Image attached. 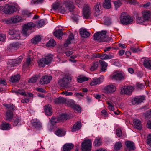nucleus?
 <instances>
[{
	"mask_svg": "<svg viewBox=\"0 0 151 151\" xmlns=\"http://www.w3.org/2000/svg\"><path fill=\"white\" fill-rule=\"evenodd\" d=\"M106 31L103 30L101 32L95 33L94 35V39L99 42H109L112 40V38L106 37Z\"/></svg>",
	"mask_w": 151,
	"mask_h": 151,
	"instance_id": "obj_1",
	"label": "nucleus"
},
{
	"mask_svg": "<svg viewBox=\"0 0 151 151\" xmlns=\"http://www.w3.org/2000/svg\"><path fill=\"white\" fill-rule=\"evenodd\" d=\"M45 58H42L38 62V65L40 67H44L46 65L50 63L52 59V55L51 54H48L45 56Z\"/></svg>",
	"mask_w": 151,
	"mask_h": 151,
	"instance_id": "obj_2",
	"label": "nucleus"
},
{
	"mask_svg": "<svg viewBox=\"0 0 151 151\" xmlns=\"http://www.w3.org/2000/svg\"><path fill=\"white\" fill-rule=\"evenodd\" d=\"M125 76V75L123 72L118 71H115L111 75V77L112 80L118 81L124 79Z\"/></svg>",
	"mask_w": 151,
	"mask_h": 151,
	"instance_id": "obj_3",
	"label": "nucleus"
},
{
	"mask_svg": "<svg viewBox=\"0 0 151 151\" xmlns=\"http://www.w3.org/2000/svg\"><path fill=\"white\" fill-rule=\"evenodd\" d=\"M125 12L122 13L120 17L121 23L123 24L127 25L131 24L133 21V19L130 16L126 15Z\"/></svg>",
	"mask_w": 151,
	"mask_h": 151,
	"instance_id": "obj_4",
	"label": "nucleus"
},
{
	"mask_svg": "<svg viewBox=\"0 0 151 151\" xmlns=\"http://www.w3.org/2000/svg\"><path fill=\"white\" fill-rule=\"evenodd\" d=\"M134 89V87L132 86H125L121 88L120 93L121 95H130Z\"/></svg>",
	"mask_w": 151,
	"mask_h": 151,
	"instance_id": "obj_5",
	"label": "nucleus"
},
{
	"mask_svg": "<svg viewBox=\"0 0 151 151\" xmlns=\"http://www.w3.org/2000/svg\"><path fill=\"white\" fill-rule=\"evenodd\" d=\"M92 142L89 139L84 140L81 144L82 151H91Z\"/></svg>",
	"mask_w": 151,
	"mask_h": 151,
	"instance_id": "obj_6",
	"label": "nucleus"
},
{
	"mask_svg": "<svg viewBox=\"0 0 151 151\" xmlns=\"http://www.w3.org/2000/svg\"><path fill=\"white\" fill-rule=\"evenodd\" d=\"M35 24L32 22L24 24L23 26V34L25 36L28 35L27 33L28 30L32 29L35 27Z\"/></svg>",
	"mask_w": 151,
	"mask_h": 151,
	"instance_id": "obj_7",
	"label": "nucleus"
},
{
	"mask_svg": "<svg viewBox=\"0 0 151 151\" xmlns=\"http://www.w3.org/2000/svg\"><path fill=\"white\" fill-rule=\"evenodd\" d=\"M103 92L106 94L112 93L116 90L115 86L113 84H109L104 88Z\"/></svg>",
	"mask_w": 151,
	"mask_h": 151,
	"instance_id": "obj_8",
	"label": "nucleus"
},
{
	"mask_svg": "<svg viewBox=\"0 0 151 151\" xmlns=\"http://www.w3.org/2000/svg\"><path fill=\"white\" fill-rule=\"evenodd\" d=\"M17 8L14 6L6 4L4 9V12L6 14L12 13L16 11Z\"/></svg>",
	"mask_w": 151,
	"mask_h": 151,
	"instance_id": "obj_9",
	"label": "nucleus"
},
{
	"mask_svg": "<svg viewBox=\"0 0 151 151\" xmlns=\"http://www.w3.org/2000/svg\"><path fill=\"white\" fill-rule=\"evenodd\" d=\"M90 14V8L88 5H84L83 11V16L85 18H88Z\"/></svg>",
	"mask_w": 151,
	"mask_h": 151,
	"instance_id": "obj_10",
	"label": "nucleus"
},
{
	"mask_svg": "<svg viewBox=\"0 0 151 151\" xmlns=\"http://www.w3.org/2000/svg\"><path fill=\"white\" fill-rule=\"evenodd\" d=\"M9 33L12 37L13 39H20V34L21 32L19 31H17L15 30H10Z\"/></svg>",
	"mask_w": 151,
	"mask_h": 151,
	"instance_id": "obj_11",
	"label": "nucleus"
},
{
	"mask_svg": "<svg viewBox=\"0 0 151 151\" xmlns=\"http://www.w3.org/2000/svg\"><path fill=\"white\" fill-rule=\"evenodd\" d=\"M94 15L97 16L101 13V4L100 2H97L94 6Z\"/></svg>",
	"mask_w": 151,
	"mask_h": 151,
	"instance_id": "obj_12",
	"label": "nucleus"
},
{
	"mask_svg": "<svg viewBox=\"0 0 151 151\" xmlns=\"http://www.w3.org/2000/svg\"><path fill=\"white\" fill-rule=\"evenodd\" d=\"M52 79V77L50 76H45L41 79L39 83L41 84H47L49 83Z\"/></svg>",
	"mask_w": 151,
	"mask_h": 151,
	"instance_id": "obj_13",
	"label": "nucleus"
},
{
	"mask_svg": "<svg viewBox=\"0 0 151 151\" xmlns=\"http://www.w3.org/2000/svg\"><path fill=\"white\" fill-rule=\"evenodd\" d=\"M63 4H64L67 10H68L70 12L73 11L74 6L72 2L69 1H64Z\"/></svg>",
	"mask_w": 151,
	"mask_h": 151,
	"instance_id": "obj_14",
	"label": "nucleus"
},
{
	"mask_svg": "<svg viewBox=\"0 0 151 151\" xmlns=\"http://www.w3.org/2000/svg\"><path fill=\"white\" fill-rule=\"evenodd\" d=\"M145 99V97L144 96L137 98H135L132 100V102L133 105H137L142 102Z\"/></svg>",
	"mask_w": 151,
	"mask_h": 151,
	"instance_id": "obj_15",
	"label": "nucleus"
},
{
	"mask_svg": "<svg viewBox=\"0 0 151 151\" xmlns=\"http://www.w3.org/2000/svg\"><path fill=\"white\" fill-rule=\"evenodd\" d=\"M33 64V61L31 60L29 57H28L27 58L26 62L23 64L22 67L23 68L25 69L31 66Z\"/></svg>",
	"mask_w": 151,
	"mask_h": 151,
	"instance_id": "obj_16",
	"label": "nucleus"
},
{
	"mask_svg": "<svg viewBox=\"0 0 151 151\" xmlns=\"http://www.w3.org/2000/svg\"><path fill=\"white\" fill-rule=\"evenodd\" d=\"M103 81V79L102 77H99L98 78H94L91 82L90 84L92 86L96 85L100 83Z\"/></svg>",
	"mask_w": 151,
	"mask_h": 151,
	"instance_id": "obj_17",
	"label": "nucleus"
},
{
	"mask_svg": "<svg viewBox=\"0 0 151 151\" xmlns=\"http://www.w3.org/2000/svg\"><path fill=\"white\" fill-rule=\"evenodd\" d=\"M44 110L45 114L47 115L50 116L52 114V111L50 105H46L45 106Z\"/></svg>",
	"mask_w": 151,
	"mask_h": 151,
	"instance_id": "obj_18",
	"label": "nucleus"
},
{
	"mask_svg": "<svg viewBox=\"0 0 151 151\" xmlns=\"http://www.w3.org/2000/svg\"><path fill=\"white\" fill-rule=\"evenodd\" d=\"M80 34L81 37L84 38H87L90 35L89 32L86 29L83 28L80 29Z\"/></svg>",
	"mask_w": 151,
	"mask_h": 151,
	"instance_id": "obj_19",
	"label": "nucleus"
},
{
	"mask_svg": "<svg viewBox=\"0 0 151 151\" xmlns=\"http://www.w3.org/2000/svg\"><path fill=\"white\" fill-rule=\"evenodd\" d=\"M32 122L33 126L36 129H39L41 126V123L38 120L33 119Z\"/></svg>",
	"mask_w": 151,
	"mask_h": 151,
	"instance_id": "obj_20",
	"label": "nucleus"
},
{
	"mask_svg": "<svg viewBox=\"0 0 151 151\" xmlns=\"http://www.w3.org/2000/svg\"><path fill=\"white\" fill-rule=\"evenodd\" d=\"M125 144L127 148L129 149V151L134 150L135 146L133 142L129 141H126Z\"/></svg>",
	"mask_w": 151,
	"mask_h": 151,
	"instance_id": "obj_21",
	"label": "nucleus"
},
{
	"mask_svg": "<svg viewBox=\"0 0 151 151\" xmlns=\"http://www.w3.org/2000/svg\"><path fill=\"white\" fill-rule=\"evenodd\" d=\"M143 17L146 21L148 20L151 15V12L149 10H144L142 12Z\"/></svg>",
	"mask_w": 151,
	"mask_h": 151,
	"instance_id": "obj_22",
	"label": "nucleus"
},
{
	"mask_svg": "<svg viewBox=\"0 0 151 151\" xmlns=\"http://www.w3.org/2000/svg\"><path fill=\"white\" fill-rule=\"evenodd\" d=\"M81 127V123L80 121H78L76 122L73 126L71 131L73 132H75L76 131L79 129Z\"/></svg>",
	"mask_w": 151,
	"mask_h": 151,
	"instance_id": "obj_23",
	"label": "nucleus"
},
{
	"mask_svg": "<svg viewBox=\"0 0 151 151\" xmlns=\"http://www.w3.org/2000/svg\"><path fill=\"white\" fill-rule=\"evenodd\" d=\"M21 45L17 42H14L10 44L9 49L10 50H15L19 48Z\"/></svg>",
	"mask_w": 151,
	"mask_h": 151,
	"instance_id": "obj_24",
	"label": "nucleus"
},
{
	"mask_svg": "<svg viewBox=\"0 0 151 151\" xmlns=\"http://www.w3.org/2000/svg\"><path fill=\"white\" fill-rule=\"evenodd\" d=\"M66 131L63 129H58L55 132V134L58 136L61 137L65 135Z\"/></svg>",
	"mask_w": 151,
	"mask_h": 151,
	"instance_id": "obj_25",
	"label": "nucleus"
},
{
	"mask_svg": "<svg viewBox=\"0 0 151 151\" xmlns=\"http://www.w3.org/2000/svg\"><path fill=\"white\" fill-rule=\"evenodd\" d=\"M74 147V145L72 143H67L63 147V151H70Z\"/></svg>",
	"mask_w": 151,
	"mask_h": 151,
	"instance_id": "obj_26",
	"label": "nucleus"
},
{
	"mask_svg": "<svg viewBox=\"0 0 151 151\" xmlns=\"http://www.w3.org/2000/svg\"><path fill=\"white\" fill-rule=\"evenodd\" d=\"M74 39V36L73 34L71 33L69 36L67 40L64 44V45L65 47H67L69 44L71 43V42Z\"/></svg>",
	"mask_w": 151,
	"mask_h": 151,
	"instance_id": "obj_27",
	"label": "nucleus"
},
{
	"mask_svg": "<svg viewBox=\"0 0 151 151\" xmlns=\"http://www.w3.org/2000/svg\"><path fill=\"white\" fill-rule=\"evenodd\" d=\"M10 128L11 125L6 122L3 123L0 126V129L3 130H9Z\"/></svg>",
	"mask_w": 151,
	"mask_h": 151,
	"instance_id": "obj_28",
	"label": "nucleus"
},
{
	"mask_svg": "<svg viewBox=\"0 0 151 151\" xmlns=\"http://www.w3.org/2000/svg\"><path fill=\"white\" fill-rule=\"evenodd\" d=\"M20 79V75L17 74L11 77L10 81L12 83H15L18 81Z\"/></svg>",
	"mask_w": 151,
	"mask_h": 151,
	"instance_id": "obj_29",
	"label": "nucleus"
},
{
	"mask_svg": "<svg viewBox=\"0 0 151 151\" xmlns=\"http://www.w3.org/2000/svg\"><path fill=\"white\" fill-rule=\"evenodd\" d=\"M66 99L63 97H60L58 98L55 99L54 101V102L56 104H60L63 103L65 102Z\"/></svg>",
	"mask_w": 151,
	"mask_h": 151,
	"instance_id": "obj_30",
	"label": "nucleus"
},
{
	"mask_svg": "<svg viewBox=\"0 0 151 151\" xmlns=\"http://www.w3.org/2000/svg\"><path fill=\"white\" fill-rule=\"evenodd\" d=\"M103 7L107 9L110 8L111 7L110 0H104L103 4Z\"/></svg>",
	"mask_w": 151,
	"mask_h": 151,
	"instance_id": "obj_31",
	"label": "nucleus"
},
{
	"mask_svg": "<svg viewBox=\"0 0 151 151\" xmlns=\"http://www.w3.org/2000/svg\"><path fill=\"white\" fill-rule=\"evenodd\" d=\"M63 34V32L61 29L57 30L54 32V36L60 39L62 38Z\"/></svg>",
	"mask_w": 151,
	"mask_h": 151,
	"instance_id": "obj_32",
	"label": "nucleus"
},
{
	"mask_svg": "<svg viewBox=\"0 0 151 151\" xmlns=\"http://www.w3.org/2000/svg\"><path fill=\"white\" fill-rule=\"evenodd\" d=\"M13 117V114L12 111L8 110L6 113V120H11Z\"/></svg>",
	"mask_w": 151,
	"mask_h": 151,
	"instance_id": "obj_33",
	"label": "nucleus"
},
{
	"mask_svg": "<svg viewBox=\"0 0 151 151\" xmlns=\"http://www.w3.org/2000/svg\"><path fill=\"white\" fill-rule=\"evenodd\" d=\"M100 64L101 66V70L104 72L106 70V68L108 65L107 63L103 60L99 61Z\"/></svg>",
	"mask_w": 151,
	"mask_h": 151,
	"instance_id": "obj_34",
	"label": "nucleus"
},
{
	"mask_svg": "<svg viewBox=\"0 0 151 151\" xmlns=\"http://www.w3.org/2000/svg\"><path fill=\"white\" fill-rule=\"evenodd\" d=\"M22 19V17L18 15L14 16L12 17V20L13 24L19 22L21 21Z\"/></svg>",
	"mask_w": 151,
	"mask_h": 151,
	"instance_id": "obj_35",
	"label": "nucleus"
},
{
	"mask_svg": "<svg viewBox=\"0 0 151 151\" xmlns=\"http://www.w3.org/2000/svg\"><path fill=\"white\" fill-rule=\"evenodd\" d=\"M134 124L135 127L139 129L141 128V126L140 121L138 119H134Z\"/></svg>",
	"mask_w": 151,
	"mask_h": 151,
	"instance_id": "obj_36",
	"label": "nucleus"
},
{
	"mask_svg": "<svg viewBox=\"0 0 151 151\" xmlns=\"http://www.w3.org/2000/svg\"><path fill=\"white\" fill-rule=\"evenodd\" d=\"M13 125L14 126H17L21 124V118L19 117H16L14 120L13 122Z\"/></svg>",
	"mask_w": 151,
	"mask_h": 151,
	"instance_id": "obj_37",
	"label": "nucleus"
},
{
	"mask_svg": "<svg viewBox=\"0 0 151 151\" xmlns=\"http://www.w3.org/2000/svg\"><path fill=\"white\" fill-rule=\"evenodd\" d=\"M99 63L98 61L93 62L91 66L90 70L91 71H93L96 70L99 66Z\"/></svg>",
	"mask_w": 151,
	"mask_h": 151,
	"instance_id": "obj_38",
	"label": "nucleus"
},
{
	"mask_svg": "<svg viewBox=\"0 0 151 151\" xmlns=\"http://www.w3.org/2000/svg\"><path fill=\"white\" fill-rule=\"evenodd\" d=\"M102 144V140L99 137L96 138L93 144L96 147H98Z\"/></svg>",
	"mask_w": 151,
	"mask_h": 151,
	"instance_id": "obj_39",
	"label": "nucleus"
},
{
	"mask_svg": "<svg viewBox=\"0 0 151 151\" xmlns=\"http://www.w3.org/2000/svg\"><path fill=\"white\" fill-rule=\"evenodd\" d=\"M59 84L61 87H64L66 88L68 87V83L66 81L65 79H63L62 80H60L59 82Z\"/></svg>",
	"mask_w": 151,
	"mask_h": 151,
	"instance_id": "obj_40",
	"label": "nucleus"
},
{
	"mask_svg": "<svg viewBox=\"0 0 151 151\" xmlns=\"http://www.w3.org/2000/svg\"><path fill=\"white\" fill-rule=\"evenodd\" d=\"M144 64L145 68L149 69L151 68V60H147L144 61Z\"/></svg>",
	"mask_w": 151,
	"mask_h": 151,
	"instance_id": "obj_41",
	"label": "nucleus"
},
{
	"mask_svg": "<svg viewBox=\"0 0 151 151\" xmlns=\"http://www.w3.org/2000/svg\"><path fill=\"white\" fill-rule=\"evenodd\" d=\"M41 40V37L40 36H36L31 39V42L35 44H36L37 42L40 41Z\"/></svg>",
	"mask_w": 151,
	"mask_h": 151,
	"instance_id": "obj_42",
	"label": "nucleus"
},
{
	"mask_svg": "<svg viewBox=\"0 0 151 151\" xmlns=\"http://www.w3.org/2000/svg\"><path fill=\"white\" fill-rule=\"evenodd\" d=\"M68 116L66 114H62L60 115L58 117L59 121H63L68 119Z\"/></svg>",
	"mask_w": 151,
	"mask_h": 151,
	"instance_id": "obj_43",
	"label": "nucleus"
},
{
	"mask_svg": "<svg viewBox=\"0 0 151 151\" xmlns=\"http://www.w3.org/2000/svg\"><path fill=\"white\" fill-rule=\"evenodd\" d=\"M16 62L15 60H9L7 64L11 67L16 66L17 65Z\"/></svg>",
	"mask_w": 151,
	"mask_h": 151,
	"instance_id": "obj_44",
	"label": "nucleus"
},
{
	"mask_svg": "<svg viewBox=\"0 0 151 151\" xmlns=\"http://www.w3.org/2000/svg\"><path fill=\"white\" fill-rule=\"evenodd\" d=\"M56 45V42L55 40L52 39H50L46 44V46L48 47L54 46Z\"/></svg>",
	"mask_w": 151,
	"mask_h": 151,
	"instance_id": "obj_45",
	"label": "nucleus"
},
{
	"mask_svg": "<svg viewBox=\"0 0 151 151\" xmlns=\"http://www.w3.org/2000/svg\"><path fill=\"white\" fill-rule=\"evenodd\" d=\"M122 147L121 143L120 142H119L115 143L114 146V149L116 150H120Z\"/></svg>",
	"mask_w": 151,
	"mask_h": 151,
	"instance_id": "obj_46",
	"label": "nucleus"
},
{
	"mask_svg": "<svg viewBox=\"0 0 151 151\" xmlns=\"http://www.w3.org/2000/svg\"><path fill=\"white\" fill-rule=\"evenodd\" d=\"M45 20L44 19H42L38 22L37 26L39 28L41 27L45 24Z\"/></svg>",
	"mask_w": 151,
	"mask_h": 151,
	"instance_id": "obj_47",
	"label": "nucleus"
},
{
	"mask_svg": "<svg viewBox=\"0 0 151 151\" xmlns=\"http://www.w3.org/2000/svg\"><path fill=\"white\" fill-rule=\"evenodd\" d=\"M147 143L150 147H151V134H149L147 137Z\"/></svg>",
	"mask_w": 151,
	"mask_h": 151,
	"instance_id": "obj_48",
	"label": "nucleus"
},
{
	"mask_svg": "<svg viewBox=\"0 0 151 151\" xmlns=\"http://www.w3.org/2000/svg\"><path fill=\"white\" fill-rule=\"evenodd\" d=\"M58 121H59V120L58 117L54 118L52 117L50 121L51 124L52 125L55 124Z\"/></svg>",
	"mask_w": 151,
	"mask_h": 151,
	"instance_id": "obj_49",
	"label": "nucleus"
},
{
	"mask_svg": "<svg viewBox=\"0 0 151 151\" xmlns=\"http://www.w3.org/2000/svg\"><path fill=\"white\" fill-rule=\"evenodd\" d=\"M136 21L137 23H140L146 21L143 17L137 16L136 18Z\"/></svg>",
	"mask_w": 151,
	"mask_h": 151,
	"instance_id": "obj_50",
	"label": "nucleus"
},
{
	"mask_svg": "<svg viewBox=\"0 0 151 151\" xmlns=\"http://www.w3.org/2000/svg\"><path fill=\"white\" fill-rule=\"evenodd\" d=\"M88 80V78L84 76L78 78L77 81L78 82L82 83L83 82L87 81Z\"/></svg>",
	"mask_w": 151,
	"mask_h": 151,
	"instance_id": "obj_51",
	"label": "nucleus"
},
{
	"mask_svg": "<svg viewBox=\"0 0 151 151\" xmlns=\"http://www.w3.org/2000/svg\"><path fill=\"white\" fill-rule=\"evenodd\" d=\"M52 8L54 10H56L57 9L58 10L60 6V3H53L52 5Z\"/></svg>",
	"mask_w": 151,
	"mask_h": 151,
	"instance_id": "obj_52",
	"label": "nucleus"
},
{
	"mask_svg": "<svg viewBox=\"0 0 151 151\" xmlns=\"http://www.w3.org/2000/svg\"><path fill=\"white\" fill-rule=\"evenodd\" d=\"M38 79V76H35L30 78L29 81V83H33L35 82Z\"/></svg>",
	"mask_w": 151,
	"mask_h": 151,
	"instance_id": "obj_53",
	"label": "nucleus"
},
{
	"mask_svg": "<svg viewBox=\"0 0 151 151\" xmlns=\"http://www.w3.org/2000/svg\"><path fill=\"white\" fill-rule=\"evenodd\" d=\"M114 4L115 7L116 9L122 5V3L120 0H118L114 1Z\"/></svg>",
	"mask_w": 151,
	"mask_h": 151,
	"instance_id": "obj_54",
	"label": "nucleus"
},
{
	"mask_svg": "<svg viewBox=\"0 0 151 151\" xmlns=\"http://www.w3.org/2000/svg\"><path fill=\"white\" fill-rule=\"evenodd\" d=\"M12 17L7 19H5L4 20V22L7 24H11L13 23Z\"/></svg>",
	"mask_w": 151,
	"mask_h": 151,
	"instance_id": "obj_55",
	"label": "nucleus"
},
{
	"mask_svg": "<svg viewBox=\"0 0 151 151\" xmlns=\"http://www.w3.org/2000/svg\"><path fill=\"white\" fill-rule=\"evenodd\" d=\"M76 1L78 4V6L80 8H82L83 5L82 0H75Z\"/></svg>",
	"mask_w": 151,
	"mask_h": 151,
	"instance_id": "obj_56",
	"label": "nucleus"
},
{
	"mask_svg": "<svg viewBox=\"0 0 151 151\" xmlns=\"http://www.w3.org/2000/svg\"><path fill=\"white\" fill-rule=\"evenodd\" d=\"M130 49L134 53L137 52L140 50V49L139 47L136 48L133 47H131Z\"/></svg>",
	"mask_w": 151,
	"mask_h": 151,
	"instance_id": "obj_57",
	"label": "nucleus"
},
{
	"mask_svg": "<svg viewBox=\"0 0 151 151\" xmlns=\"http://www.w3.org/2000/svg\"><path fill=\"white\" fill-rule=\"evenodd\" d=\"M73 109L79 112H81V108L78 105H75L73 107Z\"/></svg>",
	"mask_w": 151,
	"mask_h": 151,
	"instance_id": "obj_58",
	"label": "nucleus"
},
{
	"mask_svg": "<svg viewBox=\"0 0 151 151\" xmlns=\"http://www.w3.org/2000/svg\"><path fill=\"white\" fill-rule=\"evenodd\" d=\"M104 24L105 25H109L111 24L110 19L108 18H106L105 19Z\"/></svg>",
	"mask_w": 151,
	"mask_h": 151,
	"instance_id": "obj_59",
	"label": "nucleus"
},
{
	"mask_svg": "<svg viewBox=\"0 0 151 151\" xmlns=\"http://www.w3.org/2000/svg\"><path fill=\"white\" fill-rule=\"evenodd\" d=\"M108 107L109 110L113 111L114 110V107L112 103L110 102L108 103Z\"/></svg>",
	"mask_w": 151,
	"mask_h": 151,
	"instance_id": "obj_60",
	"label": "nucleus"
},
{
	"mask_svg": "<svg viewBox=\"0 0 151 151\" xmlns=\"http://www.w3.org/2000/svg\"><path fill=\"white\" fill-rule=\"evenodd\" d=\"M116 134L118 137H120L122 135V132L121 129H120L118 128L116 130Z\"/></svg>",
	"mask_w": 151,
	"mask_h": 151,
	"instance_id": "obj_61",
	"label": "nucleus"
},
{
	"mask_svg": "<svg viewBox=\"0 0 151 151\" xmlns=\"http://www.w3.org/2000/svg\"><path fill=\"white\" fill-rule=\"evenodd\" d=\"M22 13L23 14L27 16V17H29L31 14V12H29L27 10H24L22 12Z\"/></svg>",
	"mask_w": 151,
	"mask_h": 151,
	"instance_id": "obj_62",
	"label": "nucleus"
},
{
	"mask_svg": "<svg viewBox=\"0 0 151 151\" xmlns=\"http://www.w3.org/2000/svg\"><path fill=\"white\" fill-rule=\"evenodd\" d=\"M44 0H32V3L34 4H38L42 3L43 2Z\"/></svg>",
	"mask_w": 151,
	"mask_h": 151,
	"instance_id": "obj_63",
	"label": "nucleus"
},
{
	"mask_svg": "<svg viewBox=\"0 0 151 151\" xmlns=\"http://www.w3.org/2000/svg\"><path fill=\"white\" fill-rule=\"evenodd\" d=\"M58 11L62 14L65 13L66 11L64 7L61 6L59 8Z\"/></svg>",
	"mask_w": 151,
	"mask_h": 151,
	"instance_id": "obj_64",
	"label": "nucleus"
}]
</instances>
